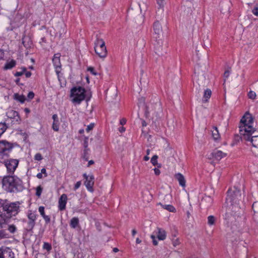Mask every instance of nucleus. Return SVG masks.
I'll use <instances>...</instances> for the list:
<instances>
[{"mask_svg":"<svg viewBox=\"0 0 258 258\" xmlns=\"http://www.w3.org/2000/svg\"><path fill=\"white\" fill-rule=\"evenodd\" d=\"M253 118L249 113H246L240 120L239 124V134L242 140L250 141L252 145L258 148V136L252 135L255 129L252 127Z\"/></svg>","mask_w":258,"mask_h":258,"instance_id":"1","label":"nucleus"},{"mask_svg":"<svg viewBox=\"0 0 258 258\" xmlns=\"http://www.w3.org/2000/svg\"><path fill=\"white\" fill-rule=\"evenodd\" d=\"M252 13L253 15H254L258 17V6L255 7L252 10Z\"/></svg>","mask_w":258,"mask_h":258,"instance_id":"42","label":"nucleus"},{"mask_svg":"<svg viewBox=\"0 0 258 258\" xmlns=\"http://www.w3.org/2000/svg\"><path fill=\"white\" fill-rule=\"evenodd\" d=\"M70 96L72 98V102L73 103L79 104L85 99L86 101H88L90 99L91 95H89L86 94V90L84 88L78 86L72 88Z\"/></svg>","mask_w":258,"mask_h":258,"instance_id":"4","label":"nucleus"},{"mask_svg":"<svg viewBox=\"0 0 258 258\" xmlns=\"http://www.w3.org/2000/svg\"><path fill=\"white\" fill-rule=\"evenodd\" d=\"M14 99L21 103H24L26 100L25 96L19 95L18 93L14 94Z\"/></svg>","mask_w":258,"mask_h":258,"instance_id":"29","label":"nucleus"},{"mask_svg":"<svg viewBox=\"0 0 258 258\" xmlns=\"http://www.w3.org/2000/svg\"><path fill=\"white\" fill-rule=\"evenodd\" d=\"M145 196H147V201L149 202V201L152 200V196L150 193V192L148 190L145 191L144 192H143V198H145Z\"/></svg>","mask_w":258,"mask_h":258,"instance_id":"35","label":"nucleus"},{"mask_svg":"<svg viewBox=\"0 0 258 258\" xmlns=\"http://www.w3.org/2000/svg\"><path fill=\"white\" fill-rule=\"evenodd\" d=\"M157 159H158V156L156 155H154L151 159V162L152 163V164L155 166L157 164Z\"/></svg>","mask_w":258,"mask_h":258,"instance_id":"38","label":"nucleus"},{"mask_svg":"<svg viewBox=\"0 0 258 258\" xmlns=\"http://www.w3.org/2000/svg\"><path fill=\"white\" fill-rule=\"evenodd\" d=\"M38 210H39V212H40V215L42 217L44 216L45 215V212H44V207H42V206L39 207V209H38Z\"/></svg>","mask_w":258,"mask_h":258,"instance_id":"41","label":"nucleus"},{"mask_svg":"<svg viewBox=\"0 0 258 258\" xmlns=\"http://www.w3.org/2000/svg\"><path fill=\"white\" fill-rule=\"evenodd\" d=\"M153 30L154 35H156L154 37L156 39L160 38L161 36L162 35V29L161 24L158 21H156L154 23Z\"/></svg>","mask_w":258,"mask_h":258,"instance_id":"14","label":"nucleus"},{"mask_svg":"<svg viewBox=\"0 0 258 258\" xmlns=\"http://www.w3.org/2000/svg\"><path fill=\"white\" fill-rule=\"evenodd\" d=\"M106 47L104 41L102 39L98 37H97V38L94 42V48H101Z\"/></svg>","mask_w":258,"mask_h":258,"instance_id":"20","label":"nucleus"},{"mask_svg":"<svg viewBox=\"0 0 258 258\" xmlns=\"http://www.w3.org/2000/svg\"><path fill=\"white\" fill-rule=\"evenodd\" d=\"M43 188L41 185H39L36 188V196L40 197L42 192Z\"/></svg>","mask_w":258,"mask_h":258,"instance_id":"36","label":"nucleus"},{"mask_svg":"<svg viewBox=\"0 0 258 258\" xmlns=\"http://www.w3.org/2000/svg\"><path fill=\"white\" fill-rule=\"evenodd\" d=\"M161 109L158 99L156 98L155 101L150 102L146 106L145 114L147 117L149 116L150 113L156 116H158V111Z\"/></svg>","mask_w":258,"mask_h":258,"instance_id":"6","label":"nucleus"},{"mask_svg":"<svg viewBox=\"0 0 258 258\" xmlns=\"http://www.w3.org/2000/svg\"><path fill=\"white\" fill-rule=\"evenodd\" d=\"M13 148V146L11 143L6 141H0V154H3V156H8V153H9Z\"/></svg>","mask_w":258,"mask_h":258,"instance_id":"10","label":"nucleus"},{"mask_svg":"<svg viewBox=\"0 0 258 258\" xmlns=\"http://www.w3.org/2000/svg\"><path fill=\"white\" fill-rule=\"evenodd\" d=\"M84 147L86 148L88 147V138H86L84 141Z\"/></svg>","mask_w":258,"mask_h":258,"instance_id":"59","label":"nucleus"},{"mask_svg":"<svg viewBox=\"0 0 258 258\" xmlns=\"http://www.w3.org/2000/svg\"><path fill=\"white\" fill-rule=\"evenodd\" d=\"M88 71L90 72L93 75H97V73L95 72L94 69L93 67H89L88 68Z\"/></svg>","mask_w":258,"mask_h":258,"instance_id":"44","label":"nucleus"},{"mask_svg":"<svg viewBox=\"0 0 258 258\" xmlns=\"http://www.w3.org/2000/svg\"><path fill=\"white\" fill-rule=\"evenodd\" d=\"M0 258H14V254L9 247H0Z\"/></svg>","mask_w":258,"mask_h":258,"instance_id":"13","label":"nucleus"},{"mask_svg":"<svg viewBox=\"0 0 258 258\" xmlns=\"http://www.w3.org/2000/svg\"><path fill=\"white\" fill-rule=\"evenodd\" d=\"M94 163V162L93 160H90L89 162H88V167H89L90 165L93 164Z\"/></svg>","mask_w":258,"mask_h":258,"instance_id":"63","label":"nucleus"},{"mask_svg":"<svg viewBox=\"0 0 258 258\" xmlns=\"http://www.w3.org/2000/svg\"><path fill=\"white\" fill-rule=\"evenodd\" d=\"M4 56V53L2 51H0V60L2 59Z\"/></svg>","mask_w":258,"mask_h":258,"instance_id":"62","label":"nucleus"},{"mask_svg":"<svg viewBox=\"0 0 258 258\" xmlns=\"http://www.w3.org/2000/svg\"><path fill=\"white\" fill-rule=\"evenodd\" d=\"M216 218L214 216L211 215L208 217V224L210 225H213L215 223Z\"/></svg>","mask_w":258,"mask_h":258,"instance_id":"31","label":"nucleus"},{"mask_svg":"<svg viewBox=\"0 0 258 258\" xmlns=\"http://www.w3.org/2000/svg\"><path fill=\"white\" fill-rule=\"evenodd\" d=\"M8 127V126L5 122H0V137L6 132Z\"/></svg>","mask_w":258,"mask_h":258,"instance_id":"30","label":"nucleus"},{"mask_svg":"<svg viewBox=\"0 0 258 258\" xmlns=\"http://www.w3.org/2000/svg\"><path fill=\"white\" fill-rule=\"evenodd\" d=\"M23 75V72H17L15 74V76L16 77H19V76H21Z\"/></svg>","mask_w":258,"mask_h":258,"instance_id":"57","label":"nucleus"},{"mask_svg":"<svg viewBox=\"0 0 258 258\" xmlns=\"http://www.w3.org/2000/svg\"><path fill=\"white\" fill-rule=\"evenodd\" d=\"M36 177L39 179H41L42 178V174L41 173H39L37 174Z\"/></svg>","mask_w":258,"mask_h":258,"instance_id":"64","label":"nucleus"},{"mask_svg":"<svg viewBox=\"0 0 258 258\" xmlns=\"http://www.w3.org/2000/svg\"><path fill=\"white\" fill-rule=\"evenodd\" d=\"M156 42L154 43L155 52L158 55L162 54V41L160 38L156 39Z\"/></svg>","mask_w":258,"mask_h":258,"instance_id":"16","label":"nucleus"},{"mask_svg":"<svg viewBox=\"0 0 258 258\" xmlns=\"http://www.w3.org/2000/svg\"><path fill=\"white\" fill-rule=\"evenodd\" d=\"M59 120H55L53 121L52 127L55 131H58L59 130Z\"/></svg>","mask_w":258,"mask_h":258,"instance_id":"34","label":"nucleus"},{"mask_svg":"<svg viewBox=\"0 0 258 258\" xmlns=\"http://www.w3.org/2000/svg\"><path fill=\"white\" fill-rule=\"evenodd\" d=\"M19 163V160L17 159L9 158L4 159L3 163L7 168L8 173L13 174L16 170Z\"/></svg>","mask_w":258,"mask_h":258,"instance_id":"8","label":"nucleus"},{"mask_svg":"<svg viewBox=\"0 0 258 258\" xmlns=\"http://www.w3.org/2000/svg\"><path fill=\"white\" fill-rule=\"evenodd\" d=\"M9 117L11 118L15 119L16 121H18L20 119V117L19 115L18 112L15 110H11L9 112Z\"/></svg>","mask_w":258,"mask_h":258,"instance_id":"23","label":"nucleus"},{"mask_svg":"<svg viewBox=\"0 0 258 258\" xmlns=\"http://www.w3.org/2000/svg\"><path fill=\"white\" fill-rule=\"evenodd\" d=\"M25 75L26 78H30L32 73L30 72L27 71L25 73Z\"/></svg>","mask_w":258,"mask_h":258,"instance_id":"58","label":"nucleus"},{"mask_svg":"<svg viewBox=\"0 0 258 258\" xmlns=\"http://www.w3.org/2000/svg\"><path fill=\"white\" fill-rule=\"evenodd\" d=\"M154 170V172H155V174L156 175H159L160 174V170L159 169L155 168Z\"/></svg>","mask_w":258,"mask_h":258,"instance_id":"56","label":"nucleus"},{"mask_svg":"<svg viewBox=\"0 0 258 258\" xmlns=\"http://www.w3.org/2000/svg\"><path fill=\"white\" fill-rule=\"evenodd\" d=\"M67 196L66 194H62L58 200V209L60 211H63L66 209L67 202Z\"/></svg>","mask_w":258,"mask_h":258,"instance_id":"15","label":"nucleus"},{"mask_svg":"<svg viewBox=\"0 0 258 258\" xmlns=\"http://www.w3.org/2000/svg\"><path fill=\"white\" fill-rule=\"evenodd\" d=\"M157 238L160 240H163L165 239L166 237V233L164 230L162 228H158Z\"/></svg>","mask_w":258,"mask_h":258,"instance_id":"21","label":"nucleus"},{"mask_svg":"<svg viewBox=\"0 0 258 258\" xmlns=\"http://www.w3.org/2000/svg\"><path fill=\"white\" fill-rule=\"evenodd\" d=\"M7 237V234L4 230H0V240Z\"/></svg>","mask_w":258,"mask_h":258,"instance_id":"40","label":"nucleus"},{"mask_svg":"<svg viewBox=\"0 0 258 258\" xmlns=\"http://www.w3.org/2000/svg\"><path fill=\"white\" fill-rule=\"evenodd\" d=\"M151 238L152 239L153 244L154 245H157L158 244V241L156 239V237L154 235H151Z\"/></svg>","mask_w":258,"mask_h":258,"instance_id":"43","label":"nucleus"},{"mask_svg":"<svg viewBox=\"0 0 258 258\" xmlns=\"http://www.w3.org/2000/svg\"><path fill=\"white\" fill-rule=\"evenodd\" d=\"M94 127V123H91L89 125H88L86 131L89 132L90 131L92 130Z\"/></svg>","mask_w":258,"mask_h":258,"instance_id":"45","label":"nucleus"},{"mask_svg":"<svg viewBox=\"0 0 258 258\" xmlns=\"http://www.w3.org/2000/svg\"><path fill=\"white\" fill-rule=\"evenodd\" d=\"M159 204L160 205L163 207V208L167 210L169 212H175L176 211L175 208L171 205H163L161 203H160Z\"/></svg>","mask_w":258,"mask_h":258,"instance_id":"26","label":"nucleus"},{"mask_svg":"<svg viewBox=\"0 0 258 258\" xmlns=\"http://www.w3.org/2000/svg\"><path fill=\"white\" fill-rule=\"evenodd\" d=\"M3 187L7 192L17 193L22 191L24 188L23 181L17 176H5L2 179Z\"/></svg>","mask_w":258,"mask_h":258,"instance_id":"2","label":"nucleus"},{"mask_svg":"<svg viewBox=\"0 0 258 258\" xmlns=\"http://www.w3.org/2000/svg\"><path fill=\"white\" fill-rule=\"evenodd\" d=\"M252 209L253 213L258 212V202H255L253 203L252 205Z\"/></svg>","mask_w":258,"mask_h":258,"instance_id":"37","label":"nucleus"},{"mask_svg":"<svg viewBox=\"0 0 258 258\" xmlns=\"http://www.w3.org/2000/svg\"><path fill=\"white\" fill-rule=\"evenodd\" d=\"M81 185V181H79L77 182V183L75 184L74 189L75 190H77L78 188H79Z\"/></svg>","mask_w":258,"mask_h":258,"instance_id":"48","label":"nucleus"},{"mask_svg":"<svg viewBox=\"0 0 258 258\" xmlns=\"http://www.w3.org/2000/svg\"><path fill=\"white\" fill-rule=\"evenodd\" d=\"M83 177L85 179L84 184L87 189L90 191H93V186L94 183V177L93 175H87L86 173L83 174Z\"/></svg>","mask_w":258,"mask_h":258,"instance_id":"11","label":"nucleus"},{"mask_svg":"<svg viewBox=\"0 0 258 258\" xmlns=\"http://www.w3.org/2000/svg\"><path fill=\"white\" fill-rule=\"evenodd\" d=\"M174 176L178 181L179 185L184 188L186 186V180L184 176L182 174L178 173L175 174Z\"/></svg>","mask_w":258,"mask_h":258,"instance_id":"19","label":"nucleus"},{"mask_svg":"<svg viewBox=\"0 0 258 258\" xmlns=\"http://www.w3.org/2000/svg\"><path fill=\"white\" fill-rule=\"evenodd\" d=\"M253 220L258 224V212L254 213L253 214Z\"/></svg>","mask_w":258,"mask_h":258,"instance_id":"46","label":"nucleus"},{"mask_svg":"<svg viewBox=\"0 0 258 258\" xmlns=\"http://www.w3.org/2000/svg\"><path fill=\"white\" fill-rule=\"evenodd\" d=\"M34 93L31 91V92H29L28 94V95H27V97L29 99H32L34 98Z\"/></svg>","mask_w":258,"mask_h":258,"instance_id":"51","label":"nucleus"},{"mask_svg":"<svg viewBox=\"0 0 258 258\" xmlns=\"http://www.w3.org/2000/svg\"><path fill=\"white\" fill-rule=\"evenodd\" d=\"M61 54L60 53H56L54 55L53 58L52 59V62L53 66L55 69V72L57 75L58 78H59V74L61 71V62L60 60V57Z\"/></svg>","mask_w":258,"mask_h":258,"instance_id":"12","label":"nucleus"},{"mask_svg":"<svg viewBox=\"0 0 258 258\" xmlns=\"http://www.w3.org/2000/svg\"><path fill=\"white\" fill-rule=\"evenodd\" d=\"M211 90L209 89H206L204 92V98L205 100H203V102H207L208 100L211 97Z\"/></svg>","mask_w":258,"mask_h":258,"instance_id":"28","label":"nucleus"},{"mask_svg":"<svg viewBox=\"0 0 258 258\" xmlns=\"http://www.w3.org/2000/svg\"><path fill=\"white\" fill-rule=\"evenodd\" d=\"M20 203L19 202H10L8 200L3 201L0 203V213L10 220L20 212Z\"/></svg>","mask_w":258,"mask_h":258,"instance_id":"3","label":"nucleus"},{"mask_svg":"<svg viewBox=\"0 0 258 258\" xmlns=\"http://www.w3.org/2000/svg\"><path fill=\"white\" fill-rule=\"evenodd\" d=\"M40 173H41L42 174H44V177H46L47 176L46 169L44 168H43L42 169H41Z\"/></svg>","mask_w":258,"mask_h":258,"instance_id":"54","label":"nucleus"},{"mask_svg":"<svg viewBox=\"0 0 258 258\" xmlns=\"http://www.w3.org/2000/svg\"><path fill=\"white\" fill-rule=\"evenodd\" d=\"M240 207L238 205H229L225 208V212L223 215L224 219L227 223L230 222L233 217L239 211Z\"/></svg>","mask_w":258,"mask_h":258,"instance_id":"7","label":"nucleus"},{"mask_svg":"<svg viewBox=\"0 0 258 258\" xmlns=\"http://www.w3.org/2000/svg\"><path fill=\"white\" fill-rule=\"evenodd\" d=\"M126 122V120L125 118H122L120 120V124L122 125L125 124Z\"/></svg>","mask_w":258,"mask_h":258,"instance_id":"55","label":"nucleus"},{"mask_svg":"<svg viewBox=\"0 0 258 258\" xmlns=\"http://www.w3.org/2000/svg\"><path fill=\"white\" fill-rule=\"evenodd\" d=\"M241 194L239 189L236 187H234L233 189H229L226 198V203L228 205L239 206V201L241 200Z\"/></svg>","mask_w":258,"mask_h":258,"instance_id":"5","label":"nucleus"},{"mask_svg":"<svg viewBox=\"0 0 258 258\" xmlns=\"http://www.w3.org/2000/svg\"><path fill=\"white\" fill-rule=\"evenodd\" d=\"M172 243H173V245L174 246H176V245H178L179 244V240L177 238L175 240H174L173 239H172Z\"/></svg>","mask_w":258,"mask_h":258,"instance_id":"53","label":"nucleus"},{"mask_svg":"<svg viewBox=\"0 0 258 258\" xmlns=\"http://www.w3.org/2000/svg\"><path fill=\"white\" fill-rule=\"evenodd\" d=\"M52 119H53V121L58 120L57 115L56 114H53L52 115Z\"/></svg>","mask_w":258,"mask_h":258,"instance_id":"60","label":"nucleus"},{"mask_svg":"<svg viewBox=\"0 0 258 258\" xmlns=\"http://www.w3.org/2000/svg\"><path fill=\"white\" fill-rule=\"evenodd\" d=\"M212 134L213 138L215 140H217L220 138V134L217 127H213V130L212 131Z\"/></svg>","mask_w":258,"mask_h":258,"instance_id":"27","label":"nucleus"},{"mask_svg":"<svg viewBox=\"0 0 258 258\" xmlns=\"http://www.w3.org/2000/svg\"><path fill=\"white\" fill-rule=\"evenodd\" d=\"M248 96L249 98L254 100L255 99L256 94L254 92L250 91L248 93Z\"/></svg>","mask_w":258,"mask_h":258,"instance_id":"39","label":"nucleus"},{"mask_svg":"<svg viewBox=\"0 0 258 258\" xmlns=\"http://www.w3.org/2000/svg\"><path fill=\"white\" fill-rule=\"evenodd\" d=\"M8 230L11 233H14L17 231V227L14 224H11L8 225Z\"/></svg>","mask_w":258,"mask_h":258,"instance_id":"32","label":"nucleus"},{"mask_svg":"<svg viewBox=\"0 0 258 258\" xmlns=\"http://www.w3.org/2000/svg\"><path fill=\"white\" fill-rule=\"evenodd\" d=\"M230 71L229 70L225 71L224 73V78H225V80L228 78L230 75Z\"/></svg>","mask_w":258,"mask_h":258,"instance_id":"52","label":"nucleus"},{"mask_svg":"<svg viewBox=\"0 0 258 258\" xmlns=\"http://www.w3.org/2000/svg\"><path fill=\"white\" fill-rule=\"evenodd\" d=\"M164 0H157V4L159 5L160 8H162L164 6Z\"/></svg>","mask_w":258,"mask_h":258,"instance_id":"50","label":"nucleus"},{"mask_svg":"<svg viewBox=\"0 0 258 258\" xmlns=\"http://www.w3.org/2000/svg\"><path fill=\"white\" fill-rule=\"evenodd\" d=\"M16 65V61L12 59L9 62H7L5 64L4 69L5 70H10L14 68Z\"/></svg>","mask_w":258,"mask_h":258,"instance_id":"22","label":"nucleus"},{"mask_svg":"<svg viewBox=\"0 0 258 258\" xmlns=\"http://www.w3.org/2000/svg\"><path fill=\"white\" fill-rule=\"evenodd\" d=\"M96 54L100 58H104L106 57L107 51L106 47L101 48H94Z\"/></svg>","mask_w":258,"mask_h":258,"instance_id":"18","label":"nucleus"},{"mask_svg":"<svg viewBox=\"0 0 258 258\" xmlns=\"http://www.w3.org/2000/svg\"><path fill=\"white\" fill-rule=\"evenodd\" d=\"M70 226L72 228H76L79 225V220L77 217H73L70 221Z\"/></svg>","mask_w":258,"mask_h":258,"instance_id":"24","label":"nucleus"},{"mask_svg":"<svg viewBox=\"0 0 258 258\" xmlns=\"http://www.w3.org/2000/svg\"><path fill=\"white\" fill-rule=\"evenodd\" d=\"M43 219H44L45 223L46 224L49 223L50 222V218L48 216H47L45 215L44 216L42 217Z\"/></svg>","mask_w":258,"mask_h":258,"instance_id":"47","label":"nucleus"},{"mask_svg":"<svg viewBox=\"0 0 258 258\" xmlns=\"http://www.w3.org/2000/svg\"><path fill=\"white\" fill-rule=\"evenodd\" d=\"M125 128L123 127V126H121V127H120L119 128H118V131L120 132V133H123L125 131Z\"/></svg>","mask_w":258,"mask_h":258,"instance_id":"61","label":"nucleus"},{"mask_svg":"<svg viewBox=\"0 0 258 258\" xmlns=\"http://www.w3.org/2000/svg\"><path fill=\"white\" fill-rule=\"evenodd\" d=\"M43 248L46 249L47 251H50L52 249L51 244L44 242L43 245Z\"/></svg>","mask_w":258,"mask_h":258,"instance_id":"33","label":"nucleus"},{"mask_svg":"<svg viewBox=\"0 0 258 258\" xmlns=\"http://www.w3.org/2000/svg\"><path fill=\"white\" fill-rule=\"evenodd\" d=\"M10 220L4 216V215L0 214V228H3L4 225L6 224Z\"/></svg>","mask_w":258,"mask_h":258,"instance_id":"25","label":"nucleus"},{"mask_svg":"<svg viewBox=\"0 0 258 258\" xmlns=\"http://www.w3.org/2000/svg\"><path fill=\"white\" fill-rule=\"evenodd\" d=\"M37 214L35 212H33L31 210H29L27 213V218L28 221L27 222L26 229L28 231H31L34 227L36 223Z\"/></svg>","mask_w":258,"mask_h":258,"instance_id":"9","label":"nucleus"},{"mask_svg":"<svg viewBox=\"0 0 258 258\" xmlns=\"http://www.w3.org/2000/svg\"><path fill=\"white\" fill-rule=\"evenodd\" d=\"M211 155L212 157L216 160H220L222 158L225 157L227 155L226 153H223L220 150H214Z\"/></svg>","mask_w":258,"mask_h":258,"instance_id":"17","label":"nucleus"},{"mask_svg":"<svg viewBox=\"0 0 258 258\" xmlns=\"http://www.w3.org/2000/svg\"><path fill=\"white\" fill-rule=\"evenodd\" d=\"M42 156L40 153H37L35 155V160L39 161V160H42Z\"/></svg>","mask_w":258,"mask_h":258,"instance_id":"49","label":"nucleus"}]
</instances>
